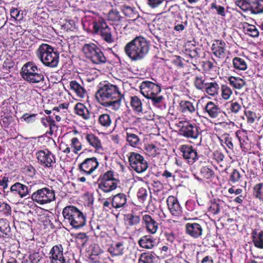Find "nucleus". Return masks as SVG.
<instances>
[{"mask_svg": "<svg viewBox=\"0 0 263 263\" xmlns=\"http://www.w3.org/2000/svg\"><path fill=\"white\" fill-rule=\"evenodd\" d=\"M69 86L70 89L74 92L78 97L81 98H84L85 97V89L76 81H71L69 83Z\"/></svg>", "mask_w": 263, "mask_h": 263, "instance_id": "2f4dec72", "label": "nucleus"}, {"mask_svg": "<svg viewBox=\"0 0 263 263\" xmlns=\"http://www.w3.org/2000/svg\"><path fill=\"white\" fill-rule=\"evenodd\" d=\"M124 246L122 242H119L111 244L108 248V252L113 256L123 255Z\"/></svg>", "mask_w": 263, "mask_h": 263, "instance_id": "473e14b6", "label": "nucleus"}, {"mask_svg": "<svg viewBox=\"0 0 263 263\" xmlns=\"http://www.w3.org/2000/svg\"><path fill=\"white\" fill-rule=\"evenodd\" d=\"M220 208L219 203L218 202H213L209 207V211L214 215H216L220 212Z\"/></svg>", "mask_w": 263, "mask_h": 263, "instance_id": "e2e57ef3", "label": "nucleus"}, {"mask_svg": "<svg viewBox=\"0 0 263 263\" xmlns=\"http://www.w3.org/2000/svg\"><path fill=\"white\" fill-rule=\"evenodd\" d=\"M42 123L45 127H49L51 130H54L56 126L54 120L50 117H46L42 118Z\"/></svg>", "mask_w": 263, "mask_h": 263, "instance_id": "603ef678", "label": "nucleus"}, {"mask_svg": "<svg viewBox=\"0 0 263 263\" xmlns=\"http://www.w3.org/2000/svg\"><path fill=\"white\" fill-rule=\"evenodd\" d=\"M114 32V28L111 29V28L108 26L102 30L98 34L107 43L111 44L115 41V37L113 35Z\"/></svg>", "mask_w": 263, "mask_h": 263, "instance_id": "c85d7f7f", "label": "nucleus"}, {"mask_svg": "<svg viewBox=\"0 0 263 263\" xmlns=\"http://www.w3.org/2000/svg\"><path fill=\"white\" fill-rule=\"evenodd\" d=\"M211 49L213 53L218 58L224 59L226 56V44L222 40H215Z\"/></svg>", "mask_w": 263, "mask_h": 263, "instance_id": "f3484780", "label": "nucleus"}, {"mask_svg": "<svg viewBox=\"0 0 263 263\" xmlns=\"http://www.w3.org/2000/svg\"><path fill=\"white\" fill-rule=\"evenodd\" d=\"M166 202L168 208L172 215L178 217L182 215V208L177 198L173 196H170L166 200Z\"/></svg>", "mask_w": 263, "mask_h": 263, "instance_id": "dca6fc26", "label": "nucleus"}, {"mask_svg": "<svg viewBox=\"0 0 263 263\" xmlns=\"http://www.w3.org/2000/svg\"><path fill=\"white\" fill-rule=\"evenodd\" d=\"M123 96L115 85L107 84L100 87L96 94L98 102L103 106L118 111L121 107Z\"/></svg>", "mask_w": 263, "mask_h": 263, "instance_id": "f257e3e1", "label": "nucleus"}, {"mask_svg": "<svg viewBox=\"0 0 263 263\" xmlns=\"http://www.w3.org/2000/svg\"><path fill=\"white\" fill-rule=\"evenodd\" d=\"M200 174L202 177L206 179H210L214 175L213 170L207 166L201 168Z\"/></svg>", "mask_w": 263, "mask_h": 263, "instance_id": "864d4df0", "label": "nucleus"}, {"mask_svg": "<svg viewBox=\"0 0 263 263\" xmlns=\"http://www.w3.org/2000/svg\"><path fill=\"white\" fill-rule=\"evenodd\" d=\"M128 158L130 166L136 172L143 173L147 169V161L141 154L137 152H129Z\"/></svg>", "mask_w": 263, "mask_h": 263, "instance_id": "9d476101", "label": "nucleus"}, {"mask_svg": "<svg viewBox=\"0 0 263 263\" xmlns=\"http://www.w3.org/2000/svg\"><path fill=\"white\" fill-rule=\"evenodd\" d=\"M0 231L5 235H9L10 232L9 223L6 219H0Z\"/></svg>", "mask_w": 263, "mask_h": 263, "instance_id": "3c124183", "label": "nucleus"}, {"mask_svg": "<svg viewBox=\"0 0 263 263\" xmlns=\"http://www.w3.org/2000/svg\"><path fill=\"white\" fill-rule=\"evenodd\" d=\"M234 3L242 11L251 12V4L250 0H236Z\"/></svg>", "mask_w": 263, "mask_h": 263, "instance_id": "a18cd8bd", "label": "nucleus"}, {"mask_svg": "<svg viewBox=\"0 0 263 263\" xmlns=\"http://www.w3.org/2000/svg\"><path fill=\"white\" fill-rule=\"evenodd\" d=\"M0 212H3L5 215L8 216L11 214V207L6 203H0Z\"/></svg>", "mask_w": 263, "mask_h": 263, "instance_id": "680f3d73", "label": "nucleus"}, {"mask_svg": "<svg viewBox=\"0 0 263 263\" xmlns=\"http://www.w3.org/2000/svg\"><path fill=\"white\" fill-rule=\"evenodd\" d=\"M82 148V144L79 139L76 137H73L71 139L69 145H67L63 152L65 154H69L70 152L77 154L79 151L81 150Z\"/></svg>", "mask_w": 263, "mask_h": 263, "instance_id": "a878e982", "label": "nucleus"}, {"mask_svg": "<svg viewBox=\"0 0 263 263\" xmlns=\"http://www.w3.org/2000/svg\"><path fill=\"white\" fill-rule=\"evenodd\" d=\"M242 27L245 34L253 37L258 36L259 31L257 26L248 23H245L243 24Z\"/></svg>", "mask_w": 263, "mask_h": 263, "instance_id": "f704fd0d", "label": "nucleus"}, {"mask_svg": "<svg viewBox=\"0 0 263 263\" xmlns=\"http://www.w3.org/2000/svg\"><path fill=\"white\" fill-rule=\"evenodd\" d=\"M211 8L212 9H215L217 11V13L218 15H220L222 16H224L226 15L224 7L220 5H217L215 2L212 3L211 4Z\"/></svg>", "mask_w": 263, "mask_h": 263, "instance_id": "13d9d810", "label": "nucleus"}, {"mask_svg": "<svg viewBox=\"0 0 263 263\" xmlns=\"http://www.w3.org/2000/svg\"><path fill=\"white\" fill-rule=\"evenodd\" d=\"M195 87L198 90H203L206 83L204 82V79L202 76H196L194 80Z\"/></svg>", "mask_w": 263, "mask_h": 263, "instance_id": "09e8293b", "label": "nucleus"}, {"mask_svg": "<svg viewBox=\"0 0 263 263\" xmlns=\"http://www.w3.org/2000/svg\"><path fill=\"white\" fill-rule=\"evenodd\" d=\"M108 20L114 22L119 21L121 16L119 12L117 10H112L108 13Z\"/></svg>", "mask_w": 263, "mask_h": 263, "instance_id": "052dcab7", "label": "nucleus"}, {"mask_svg": "<svg viewBox=\"0 0 263 263\" xmlns=\"http://www.w3.org/2000/svg\"><path fill=\"white\" fill-rule=\"evenodd\" d=\"M99 47L94 43H89L85 44L82 47V51L85 54L86 58L88 59L90 58L96 50Z\"/></svg>", "mask_w": 263, "mask_h": 263, "instance_id": "79ce46f5", "label": "nucleus"}, {"mask_svg": "<svg viewBox=\"0 0 263 263\" xmlns=\"http://www.w3.org/2000/svg\"><path fill=\"white\" fill-rule=\"evenodd\" d=\"M245 115L247 119V123L250 124L254 123L256 120H258L260 118L255 112L250 110H245Z\"/></svg>", "mask_w": 263, "mask_h": 263, "instance_id": "8fccbe9b", "label": "nucleus"}, {"mask_svg": "<svg viewBox=\"0 0 263 263\" xmlns=\"http://www.w3.org/2000/svg\"><path fill=\"white\" fill-rule=\"evenodd\" d=\"M236 136L238 138L241 147H245L249 140L246 133L242 131L238 130L235 133Z\"/></svg>", "mask_w": 263, "mask_h": 263, "instance_id": "de8ad7c7", "label": "nucleus"}, {"mask_svg": "<svg viewBox=\"0 0 263 263\" xmlns=\"http://www.w3.org/2000/svg\"><path fill=\"white\" fill-rule=\"evenodd\" d=\"M228 81L231 86L235 89H240L245 85V81L239 77L231 76Z\"/></svg>", "mask_w": 263, "mask_h": 263, "instance_id": "c03bdc74", "label": "nucleus"}, {"mask_svg": "<svg viewBox=\"0 0 263 263\" xmlns=\"http://www.w3.org/2000/svg\"><path fill=\"white\" fill-rule=\"evenodd\" d=\"M241 109V106L236 102H232L229 107V109L231 112L236 114Z\"/></svg>", "mask_w": 263, "mask_h": 263, "instance_id": "0e129e2a", "label": "nucleus"}, {"mask_svg": "<svg viewBox=\"0 0 263 263\" xmlns=\"http://www.w3.org/2000/svg\"><path fill=\"white\" fill-rule=\"evenodd\" d=\"M222 138L224 141V144H226L228 147L232 149L233 148V144L229 135L228 134H223L222 135Z\"/></svg>", "mask_w": 263, "mask_h": 263, "instance_id": "338daca9", "label": "nucleus"}, {"mask_svg": "<svg viewBox=\"0 0 263 263\" xmlns=\"http://www.w3.org/2000/svg\"><path fill=\"white\" fill-rule=\"evenodd\" d=\"M180 110L186 115L196 112V109L193 103L187 101H182L180 103Z\"/></svg>", "mask_w": 263, "mask_h": 263, "instance_id": "c9c22d12", "label": "nucleus"}, {"mask_svg": "<svg viewBox=\"0 0 263 263\" xmlns=\"http://www.w3.org/2000/svg\"><path fill=\"white\" fill-rule=\"evenodd\" d=\"M185 231L191 237L197 238L202 235L203 229L201 226L196 222H189L185 224Z\"/></svg>", "mask_w": 263, "mask_h": 263, "instance_id": "a211bd4d", "label": "nucleus"}, {"mask_svg": "<svg viewBox=\"0 0 263 263\" xmlns=\"http://www.w3.org/2000/svg\"><path fill=\"white\" fill-rule=\"evenodd\" d=\"M85 139L87 143L96 150L102 149L101 140L95 134L92 133L86 134Z\"/></svg>", "mask_w": 263, "mask_h": 263, "instance_id": "393cba45", "label": "nucleus"}, {"mask_svg": "<svg viewBox=\"0 0 263 263\" xmlns=\"http://www.w3.org/2000/svg\"><path fill=\"white\" fill-rule=\"evenodd\" d=\"M180 132L182 136L192 139H196L199 135L198 127L188 122L185 123L182 126Z\"/></svg>", "mask_w": 263, "mask_h": 263, "instance_id": "4468645a", "label": "nucleus"}, {"mask_svg": "<svg viewBox=\"0 0 263 263\" xmlns=\"http://www.w3.org/2000/svg\"><path fill=\"white\" fill-rule=\"evenodd\" d=\"M164 235L168 243L170 244H172L176 239L175 234L172 232H165Z\"/></svg>", "mask_w": 263, "mask_h": 263, "instance_id": "774afa93", "label": "nucleus"}, {"mask_svg": "<svg viewBox=\"0 0 263 263\" xmlns=\"http://www.w3.org/2000/svg\"><path fill=\"white\" fill-rule=\"evenodd\" d=\"M119 183V180L115 177V173L108 171L100 175L98 179L97 191L100 196H104L115 190Z\"/></svg>", "mask_w": 263, "mask_h": 263, "instance_id": "39448f33", "label": "nucleus"}, {"mask_svg": "<svg viewBox=\"0 0 263 263\" xmlns=\"http://www.w3.org/2000/svg\"><path fill=\"white\" fill-rule=\"evenodd\" d=\"M130 105L135 114L139 116L142 115L144 112L143 109V104L141 99L136 96L130 98ZM146 113V111H145Z\"/></svg>", "mask_w": 263, "mask_h": 263, "instance_id": "5701e85b", "label": "nucleus"}, {"mask_svg": "<svg viewBox=\"0 0 263 263\" xmlns=\"http://www.w3.org/2000/svg\"><path fill=\"white\" fill-rule=\"evenodd\" d=\"M88 60L95 64H104L107 61L103 52L99 48L96 50L95 53L91 55Z\"/></svg>", "mask_w": 263, "mask_h": 263, "instance_id": "c756f323", "label": "nucleus"}, {"mask_svg": "<svg viewBox=\"0 0 263 263\" xmlns=\"http://www.w3.org/2000/svg\"><path fill=\"white\" fill-rule=\"evenodd\" d=\"M99 162L96 157L88 158L80 165L79 169L82 174L89 176L99 167Z\"/></svg>", "mask_w": 263, "mask_h": 263, "instance_id": "f8f14e48", "label": "nucleus"}, {"mask_svg": "<svg viewBox=\"0 0 263 263\" xmlns=\"http://www.w3.org/2000/svg\"><path fill=\"white\" fill-rule=\"evenodd\" d=\"M92 25L93 31L97 34H99L102 30L108 26L104 19L100 16H97L94 18Z\"/></svg>", "mask_w": 263, "mask_h": 263, "instance_id": "cd10ccee", "label": "nucleus"}, {"mask_svg": "<svg viewBox=\"0 0 263 263\" xmlns=\"http://www.w3.org/2000/svg\"><path fill=\"white\" fill-rule=\"evenodd\" d=\"M251 1V12L254 14L263 13V0H250Z\"/></svg>", "mask_w": 263, "mask_h": 263, "instance_id": "37998d69", "label": "nucleus"}, {"mask_svg": "<svg viewBox=\"0 0 263 263\" xmlns=\"http://www.w3.org/2000/svg\"><path fill=\"white\" fill-rule=\"evenodd\" d=\"M29 194V190L27 186L20 182H16L11 186L6 196L10 202L16 203L20 198L26 197Z\"/></svg>", "mask_w": 263, "mask_h": 263, "instance_id": "6e6552de", "label": "nucleus"}, {"mask_svg": "<svg viewBox=\"0 0 263 263\" xmlns=\"http://www.w3.org/2000/svg\"><path fill=\"white\" fill-rule=\"evenodd\" d=\"M63 248L61 245L53 246L49 252V258L51 263L66 260L63 256Z\"/></svg>", "mask_w": 263, "mask_h": 263, "instance_id": "6ab92c4d", "label": "nucleus"}, {"mask_svg": "<svg viewBox=\"0 0 263 263\" xmlns=\"http://www.w3.org/2000/svg\"><path fill=\"white\" fill-rule=\"evenodd\" d=\"M142 221L147 230L150 233H156L158 228V223L150 215H144L142 217Z\"/></svg>", "mask_w": 263, "mask_h": 263, "instance_id": "4be33fe9", "label": "nucleus"}, {"mask_svg": "<svg viewBox=\"0 0 263 263\" xmlns=\"http://www.w3.org/2000/svg\"><path fill=\"white\" fill-rule=\"evenodd\" d=\"M127 202V196L124 193H118L111 198V206L116 209L124 208Z\"/></svg>", "mask_w": 263, "mask_h": 263, "instance_id": "412c9836", "label": "nucleus"}, {"mask_svg": "<svg viewBox=\"0 0 263 263\" xmlns=\"http://www.w3.org/2000/svg\"><path fill=\"white\" fill-rule=\"evenodd\" d=\"M126 140L129 145L133 147H138L141 144V140L138 135L133 133L132 128H127L125 131Z\"/></svg>", "mask_w": 263, "mask_h": 263, "instance_id": "b1692460", "label": "nucleus"}, {"mask_svg": "<svg viewBox=\"0 0 263 263\" xmlns=\"http://www.w3.org/2000/svg\"><path fill=\"white\" fill-rule=\"evenodd\" d=\"M138 244L143 249H151L156 246V239L150 235H144L139 239Z\"/></svg>", "mask_w": 263, "mask_h": 263, "instance_id": "aec40b11", "label": "nucleus"}, {"mask_svg": "<svg viewBox=\"0 0 263 263\" xmlns=\"http://www.w3.org/2000/svg\"><path fill=\"white\" fill-rule=\"evenodd\" d=\"M149 50L148 42L142 36H136L127 43L124 47L125 54L132 61L142 60L146 57Z\"/></svg>", "mask_w": 263, "mask_h": 263, "instance_id": "f03ea898", "label": "nucleus"}, {"mask_svg": "<svg viewBox=\"0 0 263 263\" xmlns=\"http://www.w3.org/2000/svg\"><path fill=\"white\" fill-rule=\"evenodd\" d=\"M179 149L182 153L183 158L186 160L189 164H192L198 159L197 152L192 146L188 145H182Z\"/></svg>", "mask_w": 263, "mask_h": 263, "instance_id": "ddd939ff", "label": "nucleus"}, {"mask_svg": "<svg viewBox=\"0 0 263 263\" xmlns=\"http://www.w3.org/2000/svg\"><path fill=\"white\" fill-rule=\"evenodd\" d=\"M21 74L25 81L31 84L43 83L45 80L41 69L32 62H27L23 66Z\"/></svg>", "mask_w": 263, "mask_h": 263, "instance_id": "423d86ee", "label": "nucleus"}, {"mask_svg": "<svg viewBox=\"0 0 263 263\" xmlns=\"http://www.w3.org/2000/svg\"><path fill=\"white\" fill-rule=\"evenodd\" d=\"M204 112L211 118H219L222 116L223 112L221 108L215 103L209 101L205 106Z\"/></svg>", "mask_w": 263, "mask_h": 263, "instance_id": "2eb2a0df", "label": "nucleus"}, {"mask_svg": "<svg viewBox=\"0 0 263 263\" xmlns=\"http://www.w3.org/2000/svg\"><path fill=\"white\" fill-rule=\"evenodd\" d=\"M98 123L101 127L107 128L111 126L112 120L109 115L102 114L99 116Z\"/></svg>", "mask_w": 263, "mask_h": 263, "instance_id": "ea45409f", "label": "nucleus"}, {"mask_svg": "<svg viewBox=\"0 0 263 263\" xmlns=\"http://www.w3.org/2000/svg\"><path fill=\"white\" fill-rule=\"evenodd\" d=\"M76 113L81 116L84 119L87 120L90 118V112L86 106L82 103H77L74 107Z\"/></svg>", "mask_w": 263, "mask_h": 263, "instance_id": "e433bc0d", "label": "nucleus"}, {"mask_svg": "<svg viewBox=\"0 0 263 263\" xmlns=\"http://www.w3.org/2000/svg\"><path fill=\"white\" fill-rule=\"evenodd\" d=\"M124 221L126 226H133L139 223L140 218L138 215L129 213L124 215Z\"/></svg>", "mask_w": 263, "mask_h": 263, "instance_id": "a19ab883", "label": "nucleus"}, {"mask_svg": "<svg viewBox=\"0 0 263 263\" xmlns=\"http://www.w3.org/2000/svg\"><path fill=\"white\" fill-rule=\"evenodd\" d=\"M254 197L263 202V183L256 184L253 188Z\"/></svg>", "mask_w": 263, "mask_h": 263, "instance_id": "49530a36", "label": "nucleus"}, {"mask_svg": "<svg viewBox=\"0 0 263 263\" xmlns=\"http://www.w3.org/2000/svg\"><path fill=\"white\" fill-rule=\"evenodd\" d=\"M248 59L245 57H235L233 59V65L235 70L245 71L248 68Z\"/></svg>", "mask_w": 263, "mask_h": 263, "instance_id": "bb28decb", "label": "nucleus"}, {"mask_svg": "<svg viewBox=\"0 0 263 263\" xmlns=\"http://www.w3.org/2000/svg\"><path fill=\"white\" fill-rule=\"evenodd\" d=\"M219 89V85L216 82H207L204 88L209 95L213 97L218 94Z\"/></svg>", "mask_w": 263, "mask_h": 263, "instance_id": "58836bf2", "label": "nucleus"}, {"mask_svg": "<svg viewBox=\"0 0 263 263\" xmlns=\"http://www.w3.org/2000/svg\"><path fill=\"white\" fill-rule=\"evenodd\" d=\"M121 11L125 16L132 18L133 21L136 20L139 16L136 9L134 7L123 5L121 7Z\"/></svg>", "mask_w": 263, "mask_h": 263, "instance_id": "7c9ffc66", "label": "nucleus"}, {"mask_svg": "<svg viewBox=\"0 0 263 263\" xmlns=\"http://www.w3.org/2000/svg\"><path fill=\"white\" fill-rule=\"evenodd\" d=\"M140 89L141 94L144 97L151 99L154 105L160 103L163 99V96H157L161 91L160 87L151 81H143Z\"/></svg>", "mask_w": 263, "mask_h": 263, "instance_id": "0eeeda50", "label": "nucleus"}, {"mask_svg": "<svg viewBox=\"0 0 263 263\" xmlns=\"http://www.w3.org/2000/svg\"><path fill=\"white\" fill-rule=\"evenodd\" d=\"M147 196V191L145 188L141 187L137 193V197L141 202H144Z\"/></svg>", "mask_w": 263, "mask_h": 263, "instance_id": "4d7b16f0", "label": "nucleus"}, {"mask_svg": "<svg viewBox=\"0 0 263 263\" xmlns=\"http://www.w3.org/2000/svg\"><path fill=\"white\" fill-rule=\"evenodd\" d=\"M36 53L37 58L45 66L54 68L58 66L59 62V53L54 51L53 48L49 45L41 44Z\"/></svg>", "mask_w": 263, "mask_h": 263, "instance_id": "20e7f679", "label": "nucleus"}, {"mask_svg": "<svg viewBox=\"0 0 263 263\" xmlns=\"http://www.w3.org/2000/svg\"><path fill=\"white\" fill-rule=\"evenodd\" d=\"M241 175L237 170H234L230 177V181L233 183H239L240 181Z\"/></svg>", "mask_w": 263, "mask_h": 263, "instance_id": "6e6d98bb", "label": "nucleus"}, {"mask_svg": "<svg viewBox=\"0 0 263 263\" xmlns=\"http://www.w3.org/2000/svg\"><path fill=\"white\" fill-rule=\"evenodd\" d=\"M31 199L40 205L49 203L55 199L54 191L48 187L39 189L32 193Z\"/></svg>", "mask_w": 263, "mask_h": 263, "instance_id": "1a4fd4ad", "label": "nucleus"}, {"mask_svg": "<svg viewBox=\"0 0 263 263\" xmlns=\"http://www.w3.org/2000/svg\"><path fill=\"white\" fill-rule=\"evenodd\" d=\"M252 237L254 246L258 248L263 249V231L254 230L252 233Z\"/></svg>", "mask_w": 263, "mask_h": 263, "instance_id": "4c0bfd02", "label": "nucleus"}, {"mask_svg": "<svg viewBox=\"0 0 263 263\" xmlns=\"http://www.w3.org/2000/svg\"><path fill=\"white\" fill-rule=\"evenodd\" d=\"M164 0H147V4L152 8H156L164 2Z\"/></svg>", "mask_w": 263, "mask_h": 263, "instance_id": "69168bd1", "label": "nucleus"}, {"mask_svg": "<svg viewBox=\"0 0 263 263\" xmlns=\"http://www.w3.org/2000/svg\"><path fill=\"white\" fill-rule=\"evenodd\" d=\"M158 258L154 253H142L139 258V263H157Z\"/></svg>", "mask_w": 263, "mask_h": 263, "instance_id": "72a5a7b5", "label": "nucleus"}, {"mask_svg": "<svg viewBox=\"0 0 263 263\" xmlns=\"http://www.w3.org/2000/svg\"><path fill=\"white\" fill-rule=\"evenodd\" d=\"M10 15L12 17L17 21L22 20L23 17V12L17 8L11 9Z\"/></svg>", "mask_w": 263, "mask_h": 263, "instance_id": "bf43d9fd", "label": "nucleus"}, {"mask_svg": "<svg viewBox=\"0 0 263 263\" xmlns=\"http://www.w3.org/2000/svg\"><path fill=\"white\" fill-rule=\"evenodd\" d=\"M232 94V91L231 88L226 85L221 86V96L223 99L228 100Z\"/></svg>", "mask_w": 263, "mask_h": 263, "instance_id": "5fc2aeb1", "label": "nucleus"}, {"mask_svg": "<svg viewBox=\"0 0 263 263\" xmlns=\"http://www.w3.org/2000/svg\"><path fill=\"white\" fill-rule=\"evenodd\" d=\"M64 221L69 224L73 228L80 229L86 223V218L84 213L73 205H68L63 209Z\"/></svg>", "mask_w": 263, "mask_h": 263, "instance_id": "7ed1b4c3", "label": "nucleus"}, {"mask_svg": "<svg viewBox=\"0 0 263 263\" xmlns=\"http://www.w3.org/2000/svg\"><path fill=\"white\" fill-rule=\"evenodd\" d=\"M35 156L38 162L43 166L52 167L55 163L54 156L47 149L39 151Z\"/></svg>", "mask_w": 263, "mask_h": 263, "instance_id": "9b49d317", "label": "nucleus"}]
</instances>
